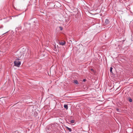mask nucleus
<instances>
[{
	"label": "nucleus",
	"instance_id": "1",
	"mask_svg": "<svg viewBox=\"0 0 133 133\" xmlns=\"http://www.w3.org/2000/svg\"><path fill=\"white\" fill-rule=\"evenodd\" d=\"M14 66L19 67L21 65V63L20 61H17V60H15L14 61Z\"/></svg>",
	"mask_w": 133,
	"mask_h": 133
},
{
	"label": "nucleus",
	"instance_id": "2",
	"mask_svg": "<svg viewBox=\"0 0 133 133\" xmlns=\"http://www.w3.org/2000/svg\"><path fill=\"white\" fill-rule=\"evenodd\" d=\"M59 43V44L62 45H64L65 44V42H60Z\"/></svg>",
	"mask_w": 133,
	"mask_h": 133
},
{
	"label": "nucleus",
	"instance_id": "3",
	"mask_svg": "<svg viewBox=\"0 0 133 133\" xmlns=\"http://www.w3.org/2000/svg\"><path fill=\"white\" fill-rule=\"evenodd\" d=\"M105 22L106 24H108L109 23V21L108 19H106L105 21Z\"/></svg>",
	"mask_w": 133,
	"mask_h": 133
},
{
	"label": "nucleus",
	"instance_id": "4",
	"mask_svg": "<svg viewBox=\"0 0 133 133\" xmlns=\"http://www.w3.org/2000/svg\"><path fill=\"white\" fill-rule=\"evenodd\" d=\"M66 128L67 129H68V130H69V132H71L72 131V129H71L68 127H66Z\"/></svg>",
	"mask_w": 133,
	"mask_h": 133
},
{
	"label": "nucleus",
	"instance_id": "5",
	"mask_svg": "<svg viewBox=\"0 0 133 133\" xmlns=\"http://www.w3.org/2000/svg\"><path fill=\"white\" fill-rule=\"evenodd\" d=\"M3 101H4V99L2 98H1L0 99V103L1 104V102H2Z\"/></svg>",
	"mask_w": 133,
	"mask_h": 133
},
{
	"label": "nucleus",
	"instance_id": "6",
	"mask_svg": "<svg viewBox=\"0 0 133 133\" xmlns=\"http://www.w3.org/2000/svg\"><path fill=\"white\" fill-rule=\"evenodd\" d=\"M74 83L76 84H78V82L77 80H75L74 81Z\"/></svg>",
	"mask_w": 133,
	"mask_h": 133
},
{
	"label": "nucleus",
	"instance_id": "7",
	"mask_svg": "<svg viewBox=\"0 0 133 133\" xmlns=\"http://www.w3.org/2000/svg\"><path fill=\"white\" fill-rule=\"evenodd\" d=\"M64 107L66 109H68V106L67 105L65 104L64 105Z\"/></svg>",
	"mask_w": 133,
	"mask_h": 133
},
{
	"label": "nucleus",
	"instance_id": "8",
	"mask_svg": "<svg viewBox=\"0 0 133 133\" xmlns=\"http://www.w3.org/2000/svg\"><path fill=\"white\" fill-rule=\"evenodd\" d=\"M112 67H110V71L111 73L112 72Z\"/></svg>",
	"mask_w": 133,
	"mask_h": 133
},
{
	"label": "nucleus",
	"instance_id": "9",
	"mask_svg": "<svg viewBox=\"0 0 133 133\" xmlns=\"http://www.w3.org/2000/svg\"><path fill=\"white\" fill-rule=\"evenodd\" d=\"M70 122L71 123H74V121L73 120H72L70 121Z\"/></svg>",
	"mask_w": 133,
	"mask_h": 133
},
{
	"label": "nucleus",
	"instance_id": "10",
	"mask_svg": "<svg viewBox=\"0 0 133 133\" xmlns=\"http://www.w3.org/2000/svg\"><path fill=\"white\" fill-rule=\"evenodd\" d=\"M129 101L130 102H131L132 101V100L131 98H130L129 99Z\"/></svg>",
	"mask_w": 133,
	"mask_h": 133
},
{
	"label": "nucleus",
	"instance_id": "11",
	"mask_svg": "<svg viewBox=\"0 0 133 133\" xmlns=\"http://www.w3.org/2000/svg\"><path fill=\"white\" fill-rule=\"evenodd\" d=\"M59 28L60 29V30H63V28L61 26H59Z\"/></svg>",
	"mask_w": 133,
	"mask_h": 133
},
{
	"label": "nucleus",
	"instance_id": "12",
	"mask_svg": "<svg viewBox=\"0 0 133 133\" xmlns=\"http://www.w3.org/2000/svg\"><path fill=\"white\" fill-rule=\"evenodd\" d=\"M16 59V60H17V61L19 59V58H17L16 59Z\"/></svg>",
	"mask_w": 133,
	"mask_h": 133
},
{
	"label": "nucleus",
	"instance_id": "13",
	"mask_svg": "<svg viewBox=\"0 0 133 133\" xmlns=\"http://www.w3.org/2000/svg\"><path fill=\"white\" fill-rule=\"evenodd\" d=\"M116 110H117L118 111V112H119V109H118V108H117V109H116Z\"/></svg>",
	"mask_w": 133,
	"mask_h": 133
},
{
	"label": "nucleus",
	"instance_id": "14",
	"mask_svg": "<svg viewBox=\"0 0 133 133\" xmlns=\"http://www.w3.org/2000/svg\"><path fill=\"white\" fill-rule=\"evenodd\" d=\"M83 82H85L86 81V79H84L83 80Z\"/></svg>",
	"mask_w": 133,
	"mask_h": 133
}]
</instances>
